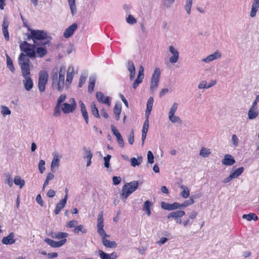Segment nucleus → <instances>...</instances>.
<instances>
[{"label": "nucleus", "instance_id": "48", "mask_svg": "<svg viewBox=\"0 0 259 259\" xmlns=\"http://www.w3.org/2000/svg\"><path fill=\"white\" fill-rule=\"evenodd\" d=\"M79 231L81 232L83 234H85L87 232V230L83 228V226L82 225H79L76 226L73 230V232L75 234L78 233Z\"/></svg>", "mask_w": 259, "mask_h": 259}, {"label": "nucleus", "instance_id": "29", "mask_svg": "<svg viewBox=\"0 0 259 259\" xmlns=\"http://www.w3.org/2000/svg\"><path fill=\"white\" fill-rule=\"evenodd\" d=\"M80 108L82 115L84 118L87 124L89 122V116L88 112L86 110L85 106L82 102H80Z\"/></svg>", "mask_w": 259, "mask_h": 259}, {"label": "nucleus", "instance_id": "7", "mask_svg": "<svg viewBox=\"0 0 259 259\" xmlns=\"http://www.w3.org/2000/svg\"><path fill=\"white\" fill-rule=\"evenodd\" d=\"M38 88L39 92H44L46 90V85L48 82V73L45 70H40L39 72Z\"/></svg>", "mask_w": 259, "mask_h": 259}, {"label": "nucleus", "instance_id": "40", "mask_svg": "<svg viewBox=\"0 0 259 259\" xmlns=\"http://www.w3.org/2000/svg\"><path fill=\"white\" fill-rule=\"evenodd\" d=\"M244 168L243 167H240L235 170L234 171L232 172L230 174V175L232 177L233 179L236 178L238 177L240 175L242 174L243 172Z\"/></svg>", "mask_w": 259, "mask_h": 259}, {"label": "nucleus", "instance_id": "39", "mask_svg": "<svg viewBox=\"0 0 259 259\" xmlns=\"http://www.w3.org/2000/svg\"><path fill=\"white\" fill-rule=\"evenodd\" d=\"M68 2V4L71 12V14L72 15H74V14L76 12V7L75 4V0H67Z\"/></svg>", "mask_w": 259, "mask_h": 259}, {"label": "nucleus", "instance_id": "9", "mask_svg": "<svg viewBox=\"0 0 259 259\" xmlns=\"http://www.w3.org/2000/svg\"><path fill=\"white\" fill-rule=\"evenodd\" d=\"M160 76V69L156 68L154 69L151 80L150 90L152 92L154 91L158 87Z\"/></svg>", "mask_w": 259, "mask_h": 259}, {"label": "nucleus", "instance_id": "19", "mask_svg": "<svg viewBox=\"0 0 259 259\" xmlns=\"http://www.w3.org/2000/svg\"><path fill=\"white\" fill-rule=\"evenodd\" d=\"M77 28V25L76 23H73L67 28H66L63 33V36L65 38L70 37L74 32Z\"/></svg>", "mask_w": 259, "mask_h": 259}, {"label": "nucleus", "instance_id": "44", "mask_svg": "<svg viewBox=\"0 0 259 259\" xmlns=\"http://www.w3.org/2000/svg\"><path fill=\"white\" fill-rule=\"evenodd\" d=\"M242 218L247 220L248 221L251 220L256 221L257 220V215L253 213H250L248 214H243Z\"/></svg>", "mask_w": 259, "mask_h": 259}, {"label": "nucleus", "instance_id": "49", "mask_svg": "<svg viewBox=\"0 0 259 259\" xmlns=\"http://www.w3.org/2000/svg\"><path fill=\"white\" fill-rule=\"evenodd\" d=\"M91 111H92V114L93 115H94L95 117H96L97 118H99L100 117V114L99 113L98 110L96 105L94 103H92L91 106Z\"/></svg>", "mask_w": 259, "mask_h": 259}, {"label": "nucleus", "instance_id": "1", "mask_svg": "<svg viewBox=\"0 0 259 259\" xmlns=\"http://www.w3.org/2000/svg\"><path fill=\"white\" fill-rule=\"evenodd\" d=\"M18 62L23 77L22 82L24 88L27 91H30L33 87L30 73V61L23 53H21L18 58Z\"/></svg>", "mask_w": 259, "mask_h": 259}, {"label": "nucleus", "instance_id": "60", "mask_svg": "<svg viewBox=\"0 0 259 259\" xmlns=\"http://www.w3.org/2000/svg\"><path fill=\"white\" fill-rule=\"evenodd\" d=\"M126 22L130 24H134L137 22L136 19L131 15H129L126 18Z\"/></svg>", "mask_w": 259, "mask_h": 259}, {"label": "nucleus", "instance_id": "50", "mask_svg": "<svg viewBox=\"0 0 259 259\" xmlns=\"http://www.w3.org/2000/svg\"><path fill=\"white\" fill-rule=\"evenodd\" d=\"M47 53V49L45 48L38 47L36 49V53L40 57L44 56Z\"/></svg>", "mask_w": 259, "mask_h": 259}, {"label": "nucleus", "instance_id": "18", "mask_svg": "<svg viewBox=\"0 0 259 259\" xmlns=\"http://www.w3.org/2000/svg\"><path fill=\"white\" fill-rule=\"evenodd\" d=\"M16 241L15 235L13 232L10 233L7 236L4 237L2 240V242L5 245H11Z\"/></svg>", "mask_w": 259, "mask_h": 259}, {"label": "nucleus", "instance_id": "11", "mask_svg": "<svg viewBox=\"0 0 259 259\" xmlns=\"http://www.w3.org/2000/svg\"><path fill=\"white\" fill-rule=\"evenodd\" d=\"M222 53L217 50L213 53L208 55L206 57L201 59V62L204 63L208 64L213 61L220 59L222 58Z\"/></svg>", "mask_w": 259, "mask_h": 259}, {"label": "nucleus", "instance_id": "46", "mask_svg": "<svg viewBox=\"0 0 259 259\" xmlns=\"http://www.w3.org/2000/svg\"><path fill=\"white\" fill-rule=\"evenodd\" d=\"M193 0H186L185 5V9L188 15L191 14V7L192 6Z\"/></svg>", "mask_w": 259, "mask_h": 259}, {"label": "nucleus", "instance_id": "3", "mask_svg": "<svg viewBox=\"0 0 259 259\" xmlns=\"http://www.w3.org/2000/svg\"><path fill=\"white\" fill-rule=\"evenodd\" d=\"M30 33L27 34L28 39H32L35 44H38L42 41V44L45 45L50 42L51 37H49L47 32L41 30H33L28 28Z\"/></svg>", "mask_w": 259, "mask_h": 259}, {"label": "nucleus", "instance_id": "34", "mask_svg": "<svg viewBox=\"0 0 259 259\" xmlns=\"http://www.w3.org/2000/svg\"><path fill=\"white\" fill-rule=\"evenodd\" d=\"M6 59L7 67L12 73H14L15 72V68L14 66L12 59L8 54H6Z\"/></svg>", "mask_w": 259, "mask_h": 259}, {"label": "nucleus", "instance_id": "21", "mask_svg": "<svg viewBox=\"0 0 259 259\" xmlns=\"http://www.w3.org/2000/svg\"><path fill=\"white\" fill-rule=\"evenodd\" d=\"M223 165L226 166H230L233 165L235 163V160L233 157L230 154H226L224 159L222 161Z\"/></svg>", "mask_w": 259, "mask_h": 259}, {"label": "nucleus", "instance_id": "55", "mask_svg": "<svg viewBox=\"0 0 259 259\" xmlns=\"http://www.w3.org/2000/svg\"><path fill=\"white\" fill-rule=\"evenodd\" d=\"M77 223H78L77 221L72 220L66 224V227L68 228H75Z\"/></svg>", "mask_w": 259, "mask_h": 259}, {"label": "nucleus", "instance_id": "47", "mask_svg": "<svg viewBox=\"0 0 259 259\" xmlns=\"http://www.w3.org/2000/svg\"><path fill=\"white\" fill-rule=\"evenodd\" d=\"M61 105L56 104L53 112L54 117H59L61 114Z\"/></svg>", "mask_w": 259, "mask_h": 259}, {"label": "nucleus", "instance_id": "28", "mask_svg": "<svg viewBox=\"0 0 259 259\" xmlns=\"http://www.w3.org/2000/svg\"><path fill=\"white\" fill-rule=\"evenodd\" d=\"M152 206V203L149 200L146 201L143 205L142 209L144 211L146 212V214L148 216L151 215L150 208Z\"/></svg>", "mask_w": 259, "mask_h": 259}, {"label": "nucleus", "instance_id": "58", "mask_svg": "<svg viewBox=\"0 0 259 259\" xmlns=\"http://www.w3.org/2000/svg\"><path fill=\"white\" fill-rule=\"evenodd\" d=\"M147 158L148 162L149 163L152 164L154 163V156L152 152L151 151H149L147 153Z\"/></svg>", "mask_w": 259, "mask_h": 259}, {"label": "nucleus", "instance_id": "15", "mask_svg": "<svg viewBox=\"0 0 259 259\" xmlns=\"http://www.w3.org/2000/svg\"><path fill=\"white\" fill-rule=\"evenodd\" d=\"M96 98L99 102L107 104L108 106L111 105V99L110 97L105 96L102 92H97Z\"/></svg>", "mask_w": 259, "mask_h": 259}, {"label": "nucleus", "instance_id": "64", "mask_svg": "<svg viewBox=\"0 0 259 259\" xmlns=\"http://www.w3.org/2000/svg\"><path fill=\"white\" fill-rule=\"evenodd\" d=\"M9 24V21L7 18H4L3 22L2 29H8Z\"/></svg>", "mask_w": 259, "mask_h": 259}, {"label": "nucleus", "instance_id": "63", "mask_svg": "<svg viewBox=\"0 0 259 259\" xmlns=\"http://www.w3.org/2000/svg\"><path fill=\"white\" fill-rule=\"evenodd\" d=\"M128 141L131 145H133L134 142V134L132 131L128 137Z\"/></svg>", "mask_w": 259, "mask_h": 259}, {"label": "nucleus", "instance_id": "59", "mask_svg": "<svg viewBox=\"0 0 259 259\" xmlns=\"http://www.w3.org/2000/svg\"><path fill=\"white\" fill-rule=\"evenodd\" d=\"M232 142L235 147H237L238 146L239 139L235 134H234L232 136Z\"/></svg>", "mask_w": 259, "mask_h": 259}, {"label": "nucleus", "instance_id": "41", "mask_svg": "<svg viewBox=\"0 0 259 259\" xmlns=\"http://www.w3.org/2000/svg\"><path fill=\"white\" fill-rule=\"evenodd\" d=\"M181 188L183 189V191L181 193V196L184 198H187L190 195L189 189L185 186H181Z\"/></svg>", "mask_w": 259, "mask_h": 259}, {"label": "nucleus", "instance_id": "57", "mask_svg": "<svg viewBox=\"0 0 259 259\" xmlns=\"http://www.w3.org/2000/svg\"><path fill=\"white\" fill-rule=\"evenodd\" d=\"M111 155H107V156L104 157V166L106 168H109L110 166V160L111 159Z\"/></svg>", "mask_w": 259, "mask_h": 259}, {"label": "nucleus", "instance_id": "5", "mask_svg": "<svg viewBox=\"0 0 259 259\" xmlns=\"http://www.w3.org/2000/svg\"><path fill=\"white\" fill-rule=\"evenodd\" d=\"M139 183L137 181H134L125 184L122 189L121 196L125 200L138 187Z\"/></svg>", "mask_w": 259, "mask_h": 259}, {"label": "nucleus", "instance_id": "2", "mask_svg": "<svg viewBox=\"0 0 259 259\" xmlns=\"http://www.w3.org/2000/svg\"><path fill=\"white\" fill-rule=\"evenodd\" d=\"M97 228L98 233L102 237L103 244L106 247L115 248L117 246L116 242L115 241H110L107 239V238H109L110 236L105 233L103 228L104 219L103 211H101L98 215Z\"/></svg>", "mask_w": 259, "mask_h": 259}, {"label": "nucleus", "instance_id": "38", "mask_svg": "<svg viewBox=\"0 0 259 259\" xmlns=\"http://www.w3.org/2000/svg\"><path fill=\"white\" fill-rule=\"evenodd\" d=\"M4 177L5 178V183L8 184L10 188L12 187L14 181L13 180L11 175L9 173H7L4 175Z\"/></svg>", "mask_w": 259, "mask_h": 259}, {"label": "nucleus", "instance_id": "24", "mask_svg": "<svg viewBox=\"0 0 259 259\" xmlns=\"http://www.w3.org/2000/svg\"><path fill=\"white\" fill-rule=\"evenodd\" d=\"M99 254L101 259H116L117 258V254L115 252L111 254H108L101 250H99Z\"/></svg>", "mask_w": 259, "mask_h": 259}, {"label": "nucleus", "instance_id": "26", "mask_svg": "<svg viewBox=\"0 0 259 259\" xmlns=\"http://www.w3.org/2000/svg\"><path fill=\"white\" fill-rule=\"evenodd\" d=\"M153 102V98L152 97L149 98L147 103V107L145 111L146 118H149L151 111L152 109Z\"/></svg>", "mask_w": 259, "mask_h": 259}, {"label": "nucleus", "instance_id": "56", "mask_svg": "<svg viewBox=\"0 0 259 259\" xmlns=\"http://www.w3.org/2000/svg\"><path fill=\"white\" fill-rule=\"evenodd\" d=\"M66 99V95L65 94L61 95L57 100V104L60 105H62Z\"/></svg>", "mask_w": 259, "mask_h": 259}, {"label": "nucleus", "instance_id": "51", "mask_svg": "<svg viewBox=\"0 0 259 259\" xmlns=\"http://www.w3.org/2000/svg\"><path fill=\"white\" fill-rule=\"evenodd\" d=\"M178 108V104L174 103L170 108L168 115L175 114Z\"/></svg>", "mask_w": 259, "mask_h": 259}, {"label": "nucleus", "instance_id": "17", "mask_svg": "<svg viewBox=\"0 0 259 259\" xmlns=\"http://www.w3.org/2000/svg\"><path fill=\"white\" fill-rule=\"evenodd\" d=\"M111 127L113 135L116 137L118 144L121 147H123L124 146V143L120 134L115 126L111 125Z\"/></svg>", "mask_w": 259, "mask_h": 259}, {"label": "nucleus", "instance_id": "54", "mask_svg": "<svg viewBox=\"0 0 259 259\" xmlns=\"http://www.w3.org/2000/svg\"><path fill=\"white\" fill-rule=\"evenodd\" d=\"M45 161L44 160H40L38 163V169L40 173L42 174L45 170Z\"/></svg>", "mask_w": 259, "mask_h": 259}, {"label": "nucleus", "instance_id": "31", "mask_svg": "<svg viewBox=\"0 0 259 259\" xmlns=\"http://www.w3.org/2000/svg\"><path fill=\"white\" fill-rule=\"evenodd\" d=\"M121 111V105L119 103H116L114 108V113L115 115L116 120H118L120 118V114Z\"/></svg>", "mask_w": 259, "mask_h": 259}, {"label": "nucleus", "instance_id": "4", "mask_svg": "<svg viewBox=\"0 0 259 259\" xmlns=\"http://www.w3.org/2000/svg\"><path fill=\"white\" fill-rule=\"evenodd\" d=\"M66 73V68L65 66H61L60 68L59 72V80H58L57 71L52 76V86L53 88L58 89L59 91H62L64 87L65 74Z\"/></svg>", "mask_w": 259, "mask_h": 259}, {"label": "nucleus", "instance_id": "23", "mask_svg": "<svg viewBox=\"0 0 259 259\" xmlns=\"http://www.w3.org/2000/svg\"><path fill=\"white\" fill-rule=\"evenodd\" d=\"M127 68L128 71L130 72V79L132 80L135 78L136 74L135 67L133 61H128Z\"/></svg>", "mask_w": 259, "mask_h": 259}, {"label": "nucleus", "instance_id": "53", "mask_svg": "<svg viewBox=\"0 0 259 259\" xmlns=\"http://www.w3.org/2000/svg\"><path fill=\"white\" fill-rule=\"evenodd\" d=\"M198 88L199 89H209V86L206 80H202L198 84Z\"/></svg>", "mask_w": 259, "mask_h": 259}, {"label": "nucleus", "instance_id": "30", "mask_svg": "<svg viewBox=\"0 0 259 259\" xmlns=\"http://www.w3.org/2000/svg\"><path fill=\"white\" fill-rule=\"evenodd\" d=\"M143 161V157L139 156L137 158L133 157L131 159V164L133 167L140 165Z\"/></svg>", "mask_w": 259, "mask_h": 259}, {"label": "nucleus", "instance_id": "6", "mask_svg": "<svg viewBox=\"0 0 259 259\" xmlns=\"http://www.w3.org/2000/svg\"><path fill=\"white\" fill-rule=\"evenodd\" d=\"M20 49L23 52L26 57L34 58L35 57V45H30L24 41L20 45Z\"/></svg>", "mask_w": 259, "mask_h": 259}, {"label": "nucleus", "instance_id": "10", "mask_svg": "<svg viewBox=\"0 0 259 259\" xmlns=\"http://www.w3.org/2000/svg\"><path fill=\"white\" fill-rule=\"evenodd\" d=\"M185 215V212L184 210H178L170 212L167 218L168 219L171 218L174 219L176 223L178 224H182V221L181 218Z\"/></svg>", "mask_w": 259, "mask_h": 259}, {"label": "nucleus", "instance_id": "42", "mask_svg": "<svg viewBox=\"0 0 259 259\" xmlns=\"http://www.w3.org/2000/svg\"><path fill=\"white\" fill-rule=\"evenodd\" d=\"M89 84L88 86V91L89 92L91 93L93 91L95 82H96V78L94 76H91L89 79Z\"/></svg>", "mask_w": 259, "mask_h": 259}, {"label": "nucleus", "instance_id": "13", "mask_svg": "<svg viewBox=\"0 0 259 259\" xmlns=\"http://www.w3.org/2000/svg\"><path fill=\"white\" fill-rule=\"evenodd\" d=\"M169 51L172 55L169 60V61L171 64L177 63L179 58V53L177 49L174 46H170L169 47Z\"/></svg>", "mask_w": 259, "mask_h": 259}, {"label": "nucleus", "instance_id": "20", "mask_svg": "<svg viewBox=\"0 0 259 259\" xmlns=\"http://www.w3.org/2000/svg\"><path fill=\"white\" fill-rule=\"evenodd\" d=\"M67 202V196H65L64 198L61 199L56 205L54 210L56 214H58L61 210L65 207Z\"/></svg>", "mask_w": 259, "mask_h": 259}, {"label": "nucleus", "instance_id": "8", "mask_svg": "<svg viewBox=\"0 0 259 259\" xmlns=\"http://www.w3.org/2000/svg\"><path fill=\"white\" fill-rule=\"evenodd\" d=\"M76 103L74 98H70L67 103H63L61 105V110L65 114L73 112L76 109Z\"/></svg>", "mask_w": 259, "mask_h": 259}, {"label": "nucleus", "instance_id": "62", "mask_svg": "<svg viewBox=\"0 0 259 259\" xmlns=\"http://www.w3.org/2000/svg\"><path fill=\"white\" fill-rule=\"evenodd\" d=\"M175 1V0H163V4L164 7H169Z\"/></svg>", "mask_w": 259, "mask_h": 259}, {"label": "nucleus", "instance_id": "52", "mask_svg": "<svg viewBox=\"0 0 259 259\" xmlns=\"http://www.w3.org/2000/svg\"><path fill=\"white\" fill-rule=\"evenodd\" d=\"M84 154L83 155V158L87 159H92L93 157V153L90 150L84 148Z\"/></svg>", "mask_w": 259, "mask_h": 259}, {"label": "nucleus", "instance_id": "37", "mask_svg": "<svg viewBox=\"0 0 259 259\" xmlns=\"http://www.w3.org/2000/svg\"><path fill=\"white\" fill-rule=\"evenodd\" d=\"M168 119L172 123H177L181 124L182 120L179 116L175 115V114L168 115Z\"/></svg>", "mask_w": 259, "mask_h": 259}, {"label": "nucleus", "instance_id": "16", "mask_svg": "<svg viewBox=\"0 0 259 259\" xmlns=\"http://www.w3.org/2000/svg\"><path fill=\"white\" fill-rule=\"evenodd\" d=\"M73 75L74 67L72 66H70L68 67L67 72L66 80L65 84L66 88H68L71 84L73 78Z\"/></svg>", "mask_w": 259, "mask_h": 259}, {"label": "nucleus", "instance_id": "33", "mask_svg": "<svg viewBox=\"0 0 259 259\" xmlns=\"http://www.w3.org/2000/svg\"><path fill=\"white\" fill-rule=\"evenodd\" d=\"M14 183L16 185L19 186L20 189L25 185V181L21 179L19 176H17L14 177Z\"/></svg>", "mask_w": 259, "mask_h": 259}, {"label": "nucleus", "instance_id": "32", "mask_svg": "<svg viewBox=\"0 0 259 259\" xmlns=\"http://www.w3.org/2000/svg\"><path fill=\"white\" fill-rule=\"evenodd\" d=\"M68 234L67 233L65 232H58L52 233L51 236L52 238L54 239H65L66 237H67Z\"/></svg>", "mask_w": 259, "mask_h": 259}, {"label": "nucleus", "instance_id": "22", "mask_svg": "<svg viewBox=\"0 0 259 259\" xmlns=\"http://www.w3.org/2000/svg\"><path fill=\"white\" fill-rule=\"evenodd\" d=\"M149 118H146V120H145V122L144 123L143 128H142V145H144L145 140L146 138L147 134L149 128Z\"/></svg>", "mask_w": 259, "mask_h": 259}, {"label": "nucleus", "instance_id": "61", "mask_svg": "<svg viewBox=\"0 0 259 259\" xmlns=\"http://www.w3.org/2000/svg\"><path fill=\"white\" fill-rule=\"evenodd\" d=\"M161 206L164 209L171 210V204H169L165 202H161Z\"/></svg>", "mask_w": 259, "mask_h": 259}, {"label": "nucleus", "instance_id": "12", "mask_svg": "<svg viewBox=\"0 0 259 259\" xmlns=\"http://www.w3.org/2000/svg\"><path fill=\"white\" fill-rule=\"evenodd\" d=\"M144 68L142 66H141L138 71V74L137 78L133 84V87L136 89L139 84L142 82L143 79L144 77Z\"/></svg>", "mask_w": 259, "mask_h": 259}, {"label": "nucleus", "instance_id": "45", "mask_svg": "<svg viewBox=\"0 0 259 259\" xmlns=\"http://www.w3.org/2000/svg\"><path fill=\"white\" fill-rule=\"evenodd\" d=\"M194 203V200L192 196L190 197V199L188 200L185 201L183 203H181V208H184L189 205H192Z\"/></svg>", "mask_w": 259, "mask_h": 259}, {"label": "nucleus", "instance_id": "36", "mask_svg": "<svg viewBox=\"0 0 259 259\" xmlns=\"http://www.w3.org/2000/svg\"><path fill=\"white\" fill-rule=\"evenodd\" d=\"M60 160L58 155H56L54 156L51 163V168L52 171H54V168H58L59 166Z\"/></svg>", "mask_w": 259, "mask_h": 259}, {"label": "nucleus", "instance_id": "27", "mask_svg": "<svg viewBox=\"0 0 259 259\" xmlns=\"http://www.w3.org/2000/svg\"><path fill=\"white\" fill-rule=\"evenodd\" d=\"M258 115V109L250 108L248 112V118L249 119L252 120L255 119Z\"/></svg>", "mask_w": 259, "mask_h": 259}, {"label": "nucleus", "instance_id": "43", "mask_svg": "<svg viewBox=\"0 0 259 259\" xmlns=\"http://www.w3.org/2000/svg\"><path fill=\"white\" fill-rule=\"evenodd\" d=\"M211 154L210 149L202 147L199 152V155L203 157H207Z\"/></svg>", "mask_w": 259, "mask_h": 259}, {"label": "nucleus", "instance_id": "25", "mask_svg": "<svg viewBox=\"0 0 259 259\" xmlns=\"http://www.w3.org/2000/svg\"><path fill=\"white\" fill-rule=\"evenodd\" d=\"M259 8V0H253L251 5V9L250 12V16L252 18L256 16Z\"/></svg>", "mask_w": 259, "mask_h": 259}, {"label": "nucleus", "instance_id": "35", "mask_svg": "<svg viewBox=\"0 0 259 259\" xmlns=\"http://www.w3.org/2000/svg\"><path fill=\"white\" fill-rule=\"evenodd\" d=\"M0 108L1 114L4 117H5L7 115H10L11 114V111L7 106L1 105Z\"/></svg>", "mask_w": 259, "mask_h": 259}, {"label": "nucleus", "instance_id": "14", "mask_svg": "<svg viewBox=\"0 0 259 259\" xmlns=\"http://www.w3.org/2000/svg\"><path fill=\"white\" fill-rule=\"evenodd\" d=\"M66 239H62L59 241H54L50 238H47L45 239V241L52 247L56 248L62 246L66 242Z\"/></svg>", "mask_w": 259, "mask_h": 259}]
</instances>
